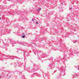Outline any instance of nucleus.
Masks as SVG:
<instances>
[{
  "instance_id": "nucleus-1",
  "label": "nucleus",
  "mask_w": 79,
  "mask_h": 79,
  "mask_svg": "<svg viewBox=\"0 0 79 79\" xmlns=\"http://www.w3.org/2000/svg\"><path fill=\"white\" fill-rule=\"evenodd\" d=\"M36 24H39V23H38V22H36Z\"/></svg>"
},
{
  "instance_id": "nucleus-2",
  "label": "nucleus",
  "mask_w": 79,
  "mask_h": 79,
  "mask_svg": "<svg viewBox=\"0 0 79 79\" xmlns=\"http://www.w3.org/2000/svg\"><path fill=\"white\" fill-rule=\"evenodd\" d=\"M25 36H23V38H25Z\"/></svg>"
},
{
  "instance_id": "nucleus-3",
  "label": "nucleus",
  "mask_w": 79,
  "mask_h": 79,
  "mask_svg": "<svg viewBox=\"0 0 79 79\" xmlns=\"http://www.w3.org/2000/svg\"><path fill=\"white\" fill-rule=\"evenodd\" d=\"M40 10H41V8H40Z\"/></svg>"
},
{
  "instance_id": "nucleus-4",
  "label": "nucleus",
  "mask_w": 79,
  "mask_h": 79,
  "mask_svg": "<svg viewBox=\"0 0 79 79\" xmlns=\"http://www.w3.org/2000/svg\"><path fill=\"white\" fill-rule=\"evenodd\" d=\"M1 19V18L0 17V20Z\"/></svg>"
}]
</instances>
